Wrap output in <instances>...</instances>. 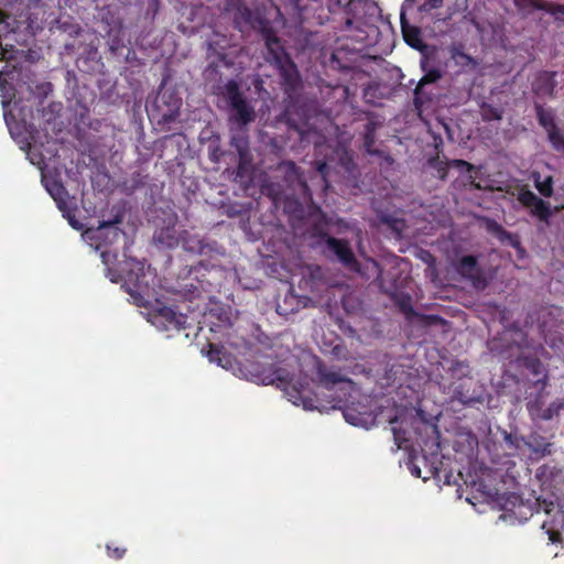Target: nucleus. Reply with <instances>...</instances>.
Here are the masks:
<instances>
[{
	"mask_svg": "<svg viewBox=\"0 0 564 564\" xmlns=\"http://www.w3.org/2000/svg\"><path fill=\"white\" fill-rule=\"evenodd\" d=\"M217 94L226 102L230 123L245 128L256 120L254 107L236 79H228Z\"/></svg>",
	"mask_w": 564,
	"mask_h": 564,
	"instance_id": "f257e3e1",
	"label": "nucleus"
},
{
	"mask_svg": "<svg viewBox=\"0 0 564 564\" xmlns=\"http://www.w3.org/2000/svg\"><path fill=\"white\" fill-rule=\"evenodd\" d=\"M182 104V98L176 91L160 89L151 105L147 107L148 116L150 120L163 128L176 121Z\"/></svg>",
	"mask_w": 564,
	"mask_h": 564,
	"instance_id": "f03ea898",
	"label": "nucleus"
},
{
	"mask_svg": "<svg viewBox=\"0 0 564 564\" xmlns=\"http://www.w3.org/2000/svg\"><path fill=\"white\" fill-rule=\"evenodd\" d=\"M149 322L160 330H181L186 327L187 316L173 307L156 302L148 313Z\"/></svg>",
	"mask_w": 564,
	"mask_h": 564,
	"instance_id": "7ed1b4c3",
	"label": "nucleus"
},
{
	"mask_svg": "<svg viewBox=\"0 0 564 564\" xmlns=\"http://www.w3.org/2000/svg\"><path fill=\"white\" fill-rule=\"evenodd\" d=\"M519 203L530 209V214L536 217L540 221L549 224L552 217V209L549 202L538 197L532 191L521 188L518 194Z\"/></svg>",
	"mask_w": 564,
	"mask_h": 564,
	"instance_id": "20e7f679",
	"label": "nucleus"
},
{
	"mask_svg": "<svg viewBox=\"0 0 564 564\" xmlns=\"http://www.w3.org/2000/svg\"><path fill=\"white\" fill-rule=\"evenodd\" d=\"M456 271L465 279L469 280L476 289L484 290L488 285L481 268L478 263L477 257L464 256L455 263Z\"/></svg>",
	"mask_w": 564,
	"mask_h": 564,
	"instance_id": "39448f33",
	"label": "nucleus"
},
{
	"mask_svg": "<svg viewBox=\"0 0 564 564\" xmlns=\"http://www.w3.org/2000/svg\"><path fill=\"white\" fill-rule=\"evenodd\" d=\"M138 272L128 271L124 276V283L128 286V293L134 299L139 306H148V301L144 299L142 292L147 288L143 283L144 272L143 264L137 262Z\"/></svg>",
	"mask_w": 564,
	"mask_h": 564,
	"instance_id": "423d86ee",
	"label": "nucleus"
},
{
	"mask_svg": "<svg viewBox=\"0 0 564 564\" xmlns=\"http://www.w3.org/2000/svg\"><path fill=\"white\" fill-rule=\"evenodd\" d=\"M325 243L345 267L354 269L358 265L355 253L347 240L327 236Z\"/></svg>",
	"mask_w": 564,
	"mask_h": 564,
	"instance_id": "0eeeda50",
	"label": "nucleus"
},
{
	"mask_svg": "<svg viewBox=\"0 0 564 564\" xmlns=\"http://www.w3.org/2000/svg\"><path fill=\"white\" fill-rule=\"evenodd\" d=\"M257 376L263 384H276L278 387H285L290 384L293 379L292 373L288 369L276 364L263 367Z\"/></svg>",
	"mask_w": 564,
	"mask_h": 564,
	"instance_id": "6e6552de",
	"label": "nucleus"
},
{
	"mask_svg": "<svg viewBox=\"0 0 564 564\" xmlns=\"http://www.w3.org/2000/svg\"><path fill=\"white\" fill-rule=\"evenodd\" d=\"M448 54L456 66L464 72L475 70L479 66L477 58L465 52V45L462 42H454L448 46Z\"/></svg>",
	"mask_w": 564,
	"mask_h": 564,
	"instance_id": "1a4fd4ad",
	"label": "nucleus"
},
{
	"mask_svg": "<svg viewBox=\"0 0 564 564\" xmlns=\"http://www.w3.org/2000/svg\"><path fill=\"white\" fill-rule=\"evenodd\" d=\"M401 32L404 42L414 50L423 51L426 44L422 37V31L419 26L411 24L402 12L400 15Z\"/></svg>",
	"mask_w": 564,
	"mask_h": 564,
	"instance_id": "9d476101",
	"label": "nucleus"
},
{
	"mask_svg": "<svg viewBox=\"0 0 564 564\" xmlns=\"http://www.w3.org/2000/svg\"><path fill=\"white\" fill-rule=\"evenodd\" d=\"M316 375L318 377V380L323 387L326 389H332L337 383H348L352 384L354 381L340 373L338 370H334L328 368L323 361H318L316 366Z\"/></svg>",
	"mask_w": 564,
	"mask_h": 564,
	"instance_id": "9b49d317",
	"label": "nucleus"
},
{
	"mask_svg": "<svg viewBox=\"0 0 564 564\" xmlns=\"http://www.w3.org/2000/svg\"><path fill=\"white\" fill-rule=\"evenodd\" d=\"M556 72L542 70L536 74L533 83L532 90L539 96H553L556 87Z\"/></svg>",
	"mask_w": 564,
	"mask_h": 564,
	"instance_id": "f8f14e48",
	"label": "nucleus"
},
{
	"mask_svg": "<svg viewBox=\"0 0 564 564\" xmlns=\"http://www.w3.org/2000/svg\"><path fill=\"white\" fill-rule=\"evenodd\" d=\"M34 74L32 72H26L22 74V82L19 83V87L22 89L25 86V89L40 101L47 97L48 93L52 90V84L47 82L36 83L32 77Z\"/></svg>",
	"mask_w": 564,
	"mask_h": 564,
	"instance_id": "ddd939ff",
	"label": "nucleus"
},
{
	"mask_svg": "<svg viewBox=\"0 0 564 564\" xmlns=\"http://www.w3.org/2000/svg\"><path fill=\"white\" fill-rule=\"evenodd\" d=\"M514 3L519 8H531L534 10L545 11L560 19L564 15V4L547 2L544 0H514Z\"/></svg>",
	"mask_w": 564,
	"mask_h": 564,
	"instance_id": "4468645a",
	"label": "nucleus"
},
{
	"mask_svg": "<svg viewBox=\"0 0 564 564\" xmlns=\"http://www.w3.org/2000/svg\"><path fill=\"white\" fill-rule=\"evenodd\" d=\"M534 386L535 388H538L539 393L534 399L529 400L527 402V409L532 419L540 420L541 414L544 410L543 391L547 386V377L544 376V378L536 379Z\"/></svg>",
	"mask_w": 564,
	"mask_h": 564,
	"instance_id": "2eb2a0df",
	"label": "nucleus"
},
{
	"mask_svg": "<svg viewBox=\"0 0 564 564\" xmlns=\"http://www.w3.org/2000/svg\"><path fill=\"white\" fill-rule=\"evenodd\" d=\"M470 381L459 382L453 391L454 400L460 402L464 405H471L481 401L480 393H477L475 390H470Z\"/></svg>",
	"mask_w": 564,
	"mask_h": 564,
	"instance_id": "dca6fc26",
	"label": "nucleus"
},
{
	"mask_svg": "<svg viewBox=\"0 0 564 564\" xmlns=\"http://www.w3.org/2000/svg\"><path fill=\"white\" fill-rule=\"evenodd\" d=\"M525 444L539 457L551 455L553 448V444L538 433L529 435Z\"/></svg>",
	"mask_w": 564,
	"mask_h": 564,
	"instance_id": "f3484780",
	"label": "nucleus"
},
{
	"mask_svg": "<svg viewBox=\"0 0 564 564\" xmlns=\"http://www.w3.org/2000/svg\"><path fill=\"white\" fill-rule=\"evenodd\" d=\"M208 53L207 56L210 58L212 56L217 57L219 62H221L225 66H231V62L227 58L226 47L228 45L226 36L217 37L216 40H209L208 43Z\"/></svg>",
	"mask_w": 564,
	"mask_h": 564,
	"instance_id": "a211bd4d",
	"label": "nucleus"
},
{
	"mask_svg": "<svg viewBox=\"0 0 564 564\" xmlns=\"http://www.w3.org/2000/svg\"><path fill=\"white\" fill-rule=\"evenodd\" d=\"M422 67L425 72L423 77L417 83L415 89H414V102L417 105L419 102H422V90L423 87L427 84L436 83L441 77L442 73L438 68H431L429 70L425 69L424 64H422Z\"/></svg>",
	"mask_w": 564,
	"mask_h": 564,
	"instance_id": "6ab92c4d",
	"label": "nucleus"
},
{
	"mask_svg": "<svg viewBox=\"0 0 564 564\" xmlns=\"http://www.w3.org/2000/svg\"><path fill=\"white\" fill-rule=\"evenodd\" d=\"M534 109L539 124L545 129L546 133L557 128L552 109H545L540 104H535Z\"/></svg>",
	"mask_w": 564,
	"mask_h": 564,
	"instance_id": "aec40b11",
	"label": "nucleus"
},
{
	"mask_svg": "<svg viewBox=\"0 0 564 564\" xmlns=\"http://www.w3.org/2000/svg\"><path fill=\"white\" fill-rule=\"evenodd\" d=\"M46 189L52 198L56 202L57 207L63 209L68 197V193L65 186L59 181L53 180L52 182L46 183Z\"/></svg>",
	"mask_w": 564,
	"mask_h": 564,
	"instance_id": "412c9836",
	"label": "nucleus"
},
{
	"mask_svg": "<svg viewBox=\"0 0 564 564\" xmlns=\"http://www.w3.org/2000/svg\"><path fill=\"white\" fill-rule=\"evenodd\" d=\"M378 123L373 120H369L364 128L362 132V141H364V148L366 152L373 154V145L376 143V133L378 129Z\"/></svg>",
	"mask_w": 564,
	"mask_h": 564,
	"instance_id": "4be33fe9",
	"label": "nucleus"
},
{
	"mask_svg": "<svg viewBox=\"0 0 564 564\" xmlns=\"http://www.w3.org/2000/svg\"><path fill=\"white\" fill-rule=\"evenodd\" d=\"M154 239L169 248H173L178 243V239L176 236V231L174 227H165L156 230L154 234Z\"/></svg>",
	"mask_w": 564,
	"mask_h": 564,
	"instance_id": "5701e85b",
	"label": "nucleus"
},
{
	"mask_svg": "<svg viewBox=\"0 0 564 564\" xmlns=\"http://www.w3.org/2000/svg\"><path fill=\"white\" fill-rule=\"evenodd\" d=\"M208 357L212 361H217L223 368H228L231 365V356L225 352L223 347L210 344Z\"/></svg>",
	"mask_w": 564,
	"mask_h": 564,
	"instance_id": "b1692460",
	"label": "nucleus"
},
{
	"mask_svg": "<svg viewBox=\"0 0 564 564\" xmlns=\"http://www.w3.org/2000/svg\"><path fill=\"white\" fill-rule=\"evenodd\" d=\"M562 411H564V400H555L549 406L544 408L540 420L549 421L558 417Z\"/></svg>",
	"mask_w": 564,
	"mask_h": 564,
	"instance_id": "393cba45",
	"label": "nucleus"
},
{
	"mask_svg": "<svg viewBox=\"0 0 564 564\" xmlns=\"http://www.w3.org/2000/svg\"><path fill=\"white\" fill-rule=\"evenodd\" d=\"M265 45L269 53L275 61H280L283 55V47L281 45L280 39L275 35H267Z\"/></svg>",
	"mask_w": 564,
	"mask_h": 564,
	"instance_id": "a878e982",
	"label": "nucleus"
},
{
	"mask_svg": "<svg viewBox=\"0 0 564 564\" xmlns=\"http://www.w3.org/2000/svg\"><path fill=\"white\" fill-rule=\"evenodd\" d=\"M486 229L488 232L492 234L500 240H505L506 238L511 237V234L494 219H486Z\"/></svg>",
	"mask_w": 564,
	"mask_h": 564,
	"instance_id": "bb28decb",
	"label": "nucleus"
},
{
	"mask_svg": "<svg viewBox=\"0 0 564 564\" xmlns=\"http://www.w3.org/2000/svg\"><path fill=\"white\" fill-rule=\"evenodd\" d=\"M395 304L398 305L400 311L408 317H411L415 314L413 305H412V299L409 294L399 295L395 299Z\"/></svg>",
	"mask_w": 564,
	"mask_h": 564,
	"instance_id": "cd10ccee",
	"label": "nucleus"
},
{
	"mask_svg": "<svg viewBox=\"0 0 564 564\" xmlns=\"http://www.w3.org/2000/svg\"><path fill=\"white\" fill-rule=\"evenodd\" d=\"M523 366L534 376H541L543 375L547 377L546 373H544V367L541 360L536 357H525L523 359Z\"/></svg>",
	"mask_w": 564,
	"mask_h": 564,
	"instance_id": "c85d7f7f",
	"label": "nucleus"
},
{
	"mask_svg": "<svg viewBox=\"0 0 564 564\" xmlns=\"http://www.w3.org/2000/svg\"><path fill=\"white\" fill-rule=\"evenodd\" d=\"M547 139L551 142L553 149L557 152H564V134L558 128L547 133Z\"/></svg>",
	"mask_w": 564,
	"mask_h": 564,
	"instance_id": "c756f323",
	"label": "nucleus"
},
{
	"mask_svg": "<svg viewBox=\"0 0 564 564\" xmlns=\"http://www.w3.org/2000/svg\"><path fill=\"white\" fill-rule=\"evenodd\" d=\"M535 188L544 197H551L553 195V178L547 176L544 181L536 178L534 181Z\"/></svg>",
	"mask_w": 564,
	"mask_h": 564,
	"instance_id": "7c9ffc66",
	"label": "nucleus"
},
{
	"mask_svg": "<svg viewBox=\"0 0 564 564\" xmlns=\"http://www.w3.org/2000/svg\"><path fill=\"white\" fill-rule=\"evenodd\" d=\"M411 474L415 477H421L423 480H427L430 477L440 478V468L435 465V463H432L430 466V475L422 476L421 468L416 465H413L411 467Z\"/></svg>",
	"mask_w": 564,
	"mask_h": 564,
	"instance_id": "2f4dec72",
	"label": "nucleus"
},
{
	"mask_svg": "<svg viewBox=\"0 0 564 564\" xmlns=\"http://www.w3.org/2000/svg\"><path fill=\"white\" fill-rule=\"evenodd\" d=\"M231 144L237 149V152L242 160L248 153V140L245 138H234Z\"/></svg>",
	"mask_w": 564,
	"mask_h": 564,
	"instance_id": "473e14b6",
	"label": "nucleus"
},
{
	"mask_svg": "<svg viewBox=\"0 0 564 564\" xmlns=\"http://www.w3.org/2000/svg\"><path fill=\"white\" fill-rule=\"evenodd\" d=\"M482 117L487 121L500 120L501 111L492 106H485L482 108Z\"/></svg>",
	"mask_w": 564,
	"mask_h": 564,
	"instance_id": "72a5a7b5",
	"label": "nucleus"
},
{
	"mask_svg": "<svg viewBox=\"0 0 564 564\" xmlns=\"http://www.w3.org/2000/svg\"><path fill=\"white\" fill-rule=\"evenodd\" d=\"M383 223L387 224L389 226V228H391L397 234H401V231L404 228V221L402 219L386 217L383 219Z\"/></svg>",
	"mask_w": 564,
	"mask_h": 564,
	"instance_id": "f704fd0d",
	"label": "nucleus"
},
{
	"mask_svg": "<svg viewBox=\"0 0 564 564\" xmlns=\"http://www.w3.org/2000/svg\"><path fill=\"white\" fill-rule=\"evenodd\" d=\"M127 552L126 547L121 546H112L111 544H107V553L110 557L115 560H120L124 556Z\"/></svg>",
	"mask_w": 564,
	"mask_h": 564,
	"instance_id": "c9c22d12",
	"label": "nucleus"
},
{
	"mask_svg": "<svg viewBox=\"0 0 564 564\" xmlns=\"http://www.w3.org/2000/svg\"><path fill=\"white\" fill-rule=\"evenodd\" d=\"M449 166L459 169L460 171L470 172L474 170V165L465 160H453L448 163Z\"/></svg>",
	"mask_w": 564,
	"mask_h": 564,
	"instance_id": "e433bc0d",
	"label": "nucleus"
},
{
	"mask_svg": "<svg viewBox=\"0 0 564 564\" xmlns=\"http://www.w3.org/2000/svg\"><path fill=\"white\" fill-rule=\"evenodd\" d=\"M109 46L111 52L116 53L119 48L123 47V42L120 37L115 36L111 39Z\"/></svg>",
	"mask_w": 564,
	"mask_h": 564,
	"instance_id": "4c0bfd02",
	"label": "nucleus"
},
{
	"mask_svg": "<svg viewBox=\"0 0 564 564\" xmlns=\"http://www.w3.org/2000/svg\"><path fill=\"white\" fill-rule=\"evenodd\" d=\"M317 171L319 172V174L325 177L326 174H327V171H328V165L326 162H318L317 163Z\"/></svg>",
	"mask_w": 564,
	"mask_h": 564,
	"instance_id": "58836bf2",
	"label": "nucleus"
},
{
	"mask_svg": "<svg viewBox=\"0 0 564 564\" xmlns=\"http://www.w3.org/2000/svg\"><path fill=\"white\" fill-rule=\"evenodd\" d=\"M547 533L550 535V540L552 542H557L560 540L561 534L557 531L554 530H547Z\"/></svg>",
	"mask_w": 564,
	"mask_h": 564,
	"instance_id": "ea45409f",
	"label": "nucleus"
},
{
	"mask_svg": "<svg viewBox=\"0 0 564 564\" xmlns=\"http://www.w3.org/2000/svg\"><path fill=\"white\" fill-rule=\"evenodd\" d=\"M443 4V0H429V6L431 9H438Z\"/></svg>",
	"mask_w": 564,
	"mask_h": 564,
	"instance_id": "a19ab883",
	"label": "nucleus"
},
{
	"mask_svg": "<svg viewBox=\"0 0 564 564\" xmlns=\"http://www.w3.org/2000/svg\"><path fill=\"white\" fill-rule=\"evenodd\" d=\"M505 440L507 443L513 445L514 447H518V445L516 444L517 438L513 437L511 434H506Z\"/></svg>",
	"mask_w": 564,
	"mask_h": 564,
	"instance_id": "79ce46f5",
	"label": "nucleus"
},
{
	"mask_svg": "<svg viewBox=\"0 0 564 564\" xmlns=\"http://www.w3.org/2000/svg\"><path fill=\"white\" fill-rule=\"evenodd\" d=\"M217 68H218V64H217L216 62H214V61H213V62H210V63L208 64V68H207V69H208V70H210V72H215V73H217V72H218V70H217Z\"/></svg>",
	"mask_w": 564,
	"mask_h": 564,
	"instance_id": "37998d69",
	"label": "nucleus"
},
{
	"mask_svg": "<svg viewBox=\"0 0 564 564\" xmlns=\"http://www.w3.org/2000/svg\"><path fill=\"white\" fill-rule=\"evenodd\" d=\"M119 221H120V219H116V220H113V221H102V223L100 224L99 228L108 227V226H111L112 224H117V223H119Z\"/></svg>",
	"mask_w": 564,
	"mask_h": 564,
	"instance_id": "c03bdc74",
	"label": "nucleus"
},
{
	"mask_svg": "<svg viewBox=\"0 0 564 564\" xmlns=\"http://www.w3.org/2000/svg\"><path fill=\"white\" fill-rule=\"evenodd\" d=\"M344 416L346 419L347 422L356 425L357 423L352 420V416L348 413V412H344Z\"/></svg>",
	"mask_w": 564,
	"mask_h": 564,
	"instance_id": "a18cd8bd",
	"label": "nucleus"
},
{
	"mask_svg": "<svg viewBox=\"0 0 564 564\" xmlns=\"http://www.w3.org/2000/svg\"><path fill=\"white\" fill-rule=\"evenodd\" d=\"M108 257H109V252L105 251V252L101 253L102 261L106 264L108 263Z\"/></svg>",
	"mask_w": 564,
	"mask_h": 564,
	"instance_id": "49530a36",
	"label": "nucleus"
},
{
	"mask_svg": "<svg viewBox=\"0 0 564 564\" xmlns=\"http://www.w3.org/2000/svg\"><path fill=\"white\" fill-rule=\"evenodd\" d=\"M4 23V14L0 12V26Z\"/></svg>",
	"mask_w": 564,
	"mask_h": 564,
	"instance_id": "de8ad7c7",
	"label": "nucleus"
},
{
	"mask_svg": "<svg viewBox=\"0 0 564 564\" xmlns=\"http://www.w3.org/2000/svg\"><path fill=\"white\" fill-rule=\"evenodd\" d=\"M542 528L546 529V522H543Z\"/></svg>",
	"mask_w": 564,
	"mask_h": 564,
	"instance_id": "09e8293b",
	"label": "nucleus"
},
{
	"mask_svg": "<svg viewBox=\"0 0 564 564\" xmlns=\"http://www.w3.org/2000/svg\"><path fill=\"white\" fill-rule=\"evenodd\" d=\"M4 119H6V121H8V116L7 115H4ZM7 124L9 126V122H7Z\"/></svg>",
	"mask_w": 564,
	"mask_h": 564,
	"instance_id": "8fccbe9b",
	"label": "nucleus"
}]
</instances>
